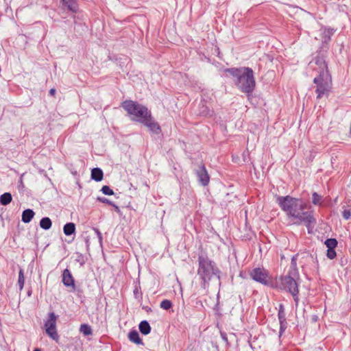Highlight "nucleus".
<instances>
[{"label":"nucleus","mask_w":351,"mask_h":351,"mask_svg":"<svg viewBox=\"0 0 351 351\" xmlns=\"http://www.w3.org/2000/svg\"><path fill=\"white\" fill-rule=\"evenodd\" d=\"M219 272L216 264L206 255H199L197 275L203 281L204 288H206L213 278L219 279Z\"/></svg>","instance_id":"nucleus-4"},{"label":"nucleus","mask_w":351,"mask_h":351,"mask_svg":"<svg viewBox=\"0 0 351 351\" xmlns=\"http://www.w3.org/2000/svg\"><path fill=\"white\" fill-rule=\"evenodd\" d=\"M51 221L49 217H43L40 221V226L44 230H49L51 227Z\"/></svg>","instance_id":"nucleus-21"},{"label":"nucleus","mask_w":351,"mask_h":351,"mask_svg":"<svg viewBox=\"0 0 351 351\" xmlns=\"http://www.w3.org/2000/svg\"><path fill=\"white\" fill-rule=\"evenodd\" d=\"M199 114L202 116H211L213 111L205 104H202L199 107Z\"/></svg>","instance_id":"nucleus-20"},{"label":"nucleus","mask_w":351,"mask_h":351,"mask_svg":"<svg viewBox=\"0 0 351 351\" xmlns=\"http://www.w3.org/2000/svg\"><path fill=\"white\" fill-rule=\"evenodd\" d=\"M104 173L100 168H93L91 171V178L96 182L101 181Z\"/></svg>","instance_id":"nucleus-13"},{"label":"nucleus","mask_w":351,"mask_h":351,"mask_svg":"<svg viewBox=\"0 0 351 351\" xmlns=\"http://www.w3.org/2000/svg\"><path fill=\"white\" fill-rule=\"evenodd\" d=\"M335 249L328 248L326 256L330 259H333L336 256Z\"/></svg>","instance_id":"nucleus-30"},{"label":"nucleus","mask_w":351,"mask_h":351,"mask_svg":"<svg viewBox=\"0 0 351 351\" xmlns=\"http://www.w3.org/2000/svg\"><path fill=\"white\" fill-rule=\"evenodd\" d=\"M62 282L66 287H72L73 289L75 288L73 278L68 269L63 271Z\"/></svg>","instance_id":"nucleus-11"},{"label":"nucleus","mask_w":351,"mask_h":351,"mask_svg":"<svg viewBox=\"0 0 351 351\" xmlns=\"http://www.w3.org/2000/svg\"><path fill=\"white\" fill-rule=\"evenodd\" d=\"M276 201L292 224H304L310 232V229L315 223V219L312 211L305 210L307 204L304 201L289 195L278 196Z\"/></svg>","instance_id":"nucleus-1"},{"label":"nucleus","mask_w":351,"mask_h":351,"mask_svg":"<svg viewBox=\"0 0 351 351\" xmlns=\"http://www.w3.org/2000/svg\"><path fill=\"white\" fill-rule=\"evenodd\" d=\"M324 243L328 248L335 249L337 245V241L335 239H328Z\"/></svg>","instance_id":"nucleus-25"},{"label":"nucleus","mask_w":351,"mask_h":351,"mask_svg":"<svg viewBox=\"0 0 351 351\" xmlns=\"http://www.w3.org/2000/svg\"><path fill=\"white\" fill-rule=\"evenodd\" d=\"M34 351H40V350L38 348H36Z\"/></svg>","instance_id":"nucleus-35"},{"label":"nucleus","mask_w":351,"mask_h":351,"mask_svg":"<svg viewBox=\"0 0 351 351\" xmlns=\"http://www.w3.org/2000/svg\"><path fill=\"white\" fill-rule=\"evenodd\" d=\"M97 199L100 202L105 203V204L112 205V206H114V204H113L112 202H111L110 200H109L108 199H107L106 197H98Z\"/></svg>","instance_id":"nucleus-32"},{"label":"nucleus","mask_w":351,"mask_h":351,"mask_svg":"<svg viewBox=\"0 0 351 351\" xmlns=\"http://www.w3.org/2000/svg\"><path fill=\"white\" fill-rule=\"evenodd\" d=\"M80 331L84 335H90L92 334V329L90 326L86 324L80 326Z\"/></svg>","instance_id":"nucleus-23"},{"label":"nucleus","mask_w":351,"mask_h":351,"mask_svg":"<svg viewBox=\"0 0 351 351\" xmlns=\"http://www.w3.org/2000/svg\"><path fill=\"white\" fill-rule=\"evenodd\" d=\"M35 213L32 209H26L23 212L22 221L27 223L31 221Z\"/></svg>","instance_id":"nucleus-15"},{"label":"nucleus","mask_w":351,"mask_h":351,"mask_svg":"<svg viewBox=\"0 0 351 351\" xmlns=\"http://www.w3.org/2000/svg\"><path fill=\"white\" fill-rule=\"evenodd\" d=\"M58 317L53 312L48 314V318L45 322L46 333L53 340L58 341L59 335L56 330V321Z\"/></svg>","instance_id":"nucleus-8"},{"label":"nucleus","mask_w":351,"mask_h":351,"mask_svg":"<svg viewBox=\"0 0 351 351\" xmlns=\"http://www.w3.org/2000/svg\"><path fill=\"white\" fill-rule=\"evenodd\" d=\"M75 231V223L70 222L67 223L64 226L63 232L65 235L69 236L73 234Z\"/></svg>","instance_id":"nucleus-16"},{"label":"nucleus","mask_w":351,"mask_h":351,"mask_svg":"<svg viewBox=\"0 0 351 351\" xmlns=\"http://www.w3.org/2000/svg\"><path fill=\"white\" fill-rule=\"evenodd\" d=\"M138 328L141 332L145 335H148L151 331V327L149 326V324L145 320L142 321L139 324Z\"/></svg>","instance_id":"nucleus-17"},{"label":"nucleus","mask_w":351,"mask_h":351,"mask_svg":"<svg viewBox=\"0 0 351 351\" xmlns=\"http://www.w3.org/2000/svg\"><path fill=\"white\" fill-rule=\"evenodd\" d=\"M56 89L55 88H51L50 90H49V94L51 95V96H54L55 94H56Z\"/></svg>","instance_id":"nucleus-34"},{"label":"nucleus","mask_w":351,"mask_h":351,"mask_svg":"<svg viewBox=\"0 0 351 351\" xmlns=\"http://www.w3.org/2000/svg\"><path fill=\"white\" fill-rule=\"evenodd\" d=\"M297 256H298V255H295L292 257L291 265L288 270L289 272H292L293 271H295V272H298V270L297 268Z\"/></svg>","instance_id":"nucleus-24"},{"label":"nucleus","mask_w":351,"mask_h":351,"mask_svg":"<svg viewBox=\"0 0 351 351\" xmlns=\"http://www.w3.org/2000/svg\"><path fill=\"white\" fill-rule=\"evenodd\" d=\"M160 306L164 310H169L172 306V302L169 300H164L160 302Z\"/></svg>","instance_id":"nucleus-26"},{"label":"nucleus","mask_w":351,"mask_h":351,"mask_svg":"<svg viewBox=\"0 0 351 351\" xmlns=\"http://www.w3.org/2000/svg\"><path fill=\"white\" fill-rule=\"evenodd\" d=\"M129 339L136 344H143V341L140 338L138 332L135 330H131L128 334Z\"/></svg>","instance_id":"nucleus-14"},{"label":"nucleus","mask_w":351,"mask_h":351,"mask_svg":"<svg viewBox=\"0 0 351 351\" xmlns=\"http://www.w3.org/2000/svg\"><path fill=\"white\" fill-rule=\"evenodd\" d=\"M315 66L313 71L318 73V75L313 80L315 84V93L317 98L321 99L324 96H328L332 89V77L330 75L327 64L325 60L321 57L315 59Z\"/></svg>","instance_id":"nucleus-2"},{"label":"nucleus","mask_w":351,"mask_h":351,"mask_svg":"<svg viewBox=\"0 0 351 351\" xmlns=\"http://www.w3.org/2000/svg\"><path fill=\"white\" fill-rule=\"evenodd\" d=\"M12 200V197L10 193H5L0 196V203L3 206L9 204Z\"/></svg>","instance_id":"nucleus-18"},{"label":"nucleus","mask_w":351,"mask_h":351,"mask_svg":"<svg viewBox=\"0 0 351 351\" xmlns=\"http://www.w3.org/2000/svg\"><path fill=\"white\" fill-rule=\"evenodd\" d=\"M278 319H279V322H280V331H282L285 330V328L286 327L285 325L287 324V322H286L285 313H284L283 310H282L281 308L279 310V312H278Z\"/></svg>","instance_id":"nucleus-19"},{"label":"nucleus","mask_w":351,"mask_h":351,"mask_svg":"<svg viewBox=\"0 0 351 351\" xmlns=\"http://www.w3.org/2000/svg\"><path fill=\"white\" fill-rule=\"evenodd\" d=\"M343 217L348 220L351 217V207L349 208H343V210L342 212Z\"/></svg>","instance_id":"nucleus-29"},{"label":"nucleus","mask_w":351,"mask_h":351,"mask_svg":"<svg viewBox=\"0 0 351 351\" xmlns=\"http://www.w3.org/2000/svg\"><path fill=\"white\" fill-rule=\"evenodd\" d=\"M141 122L145 126L156 134H159L161 132V128L158 123L156 122L153 118L152 113H150L145 119Z\"/></svg>","instance_id":"nucleus-9"},{"label":"nucleus","mask_w":351,"mask_h":351,"mask_svg":"<svg viewBox=\"0 0 351 351\" xmlns=\"http://www.w3.org/2000/svg\"><path fill=\"white\" fill-rule=\"evenodd\" d=\"M196 175L198 178L199 183L202 186H205L208 184L210 177L204 164H201L199 165V169L196 171Z\"/></svg>","instance_id":"nucleus-10"},{"label":"nucleus","mask_w":351,"mask_h":351,"mask_svg":"<svg viewBox=\"0 0 351 351\" xmlns=\"http://www.w3.org/2000/svg\"><path fill=\"white\" fill-rule=\"evenodd\" d=\"M101 191L102 193L107 195H114V191L108 186H103Z\"/></svg>","instance_id":"nucleus-27"},{"label":"nucleus","mask_w":351,"mask_h":351,"mask_svg":"<svg viewBox=\"0 0 351 351\" xmlns=\"http://www.w3.org/2000/svg\"><path fill=\"white\" fill-rule=\"evenodd\" d=\"M234 78L236 86L242 93L250 95L254 90L256 82L253 70L249 67L230 68L225 70Z\"/></svg>","instance_id":"nucleus-3"},{"label":"nucleus","mask_w":351,"mask_h":351,"mask_svg":"<svg viewBox=\"0 0 351 351\" xmlns=\"http://www.w3.org/2000/svg\"><path fill=\"white\" fill-rule=\"evenodd\" d=\"M63 5L67 7L68 10L73 13L78 10V5L76 0H61Z\"/></svg>","instance_id":"nucleus-12"},{"label":"nucleus","mask_w":351,"mask_h":351,"mask_svg":"<svg viewBox=\"0 0 351 351\" xmlns=\"http://www.w3.org/2000/svg\"><path fill=\"white\" fill-rule=\"evenodd\" d=\"M250 276L263 285L274 287V281L271 279L269 271L264 268L257 267L252 269Z\"/></svg>","instance_id":"nucleus-7"},{"label":"nucleus","mask_w":351,"mask_h":351,"mask_svg":"<svg viewBox=\"0 0 351 351\" xmlns=\"http://www.w3.org/2000/svg\"><path fill=\"white\" fill-rule=\"evenodd\" d=\"M322 196L318 195L316 192H314L312 195V202L314 204H318L320 203Z\"/></svg>","instance_id":"nucleus-28"},{"label":"nucleus","mask_w":351,"mask_h":351,"mask_svg":"<svg viewBox=\"0 0 351 351\" xmlns=\"http://www.w3.org/2000/svg\"><path fill=\"white\" fill-rule=\"evenodd\" d=\"M25 284V276L24 272L22 269H21L19 271V279H18V285L19 287V290L21 291L23 289Z\"/></svg>","instance_id":"nucleus-22"},{"label":"nucleus","mask_w":351,"mask_h":351,"mask_svg":"<svg viewBox=\"0 0 351 351\" xmlns=\"http://www.w3.org/2000/svg\"><path fill=\"white\" fill-rule=\"evenodd\" d=\"M93 230H94V232L97 234V236L98 237V239H99V243L101 244L102 243L103 237H102V234H101V232L97 228H93Z\"/></svg>","instance_id":"nucleus-31"},{"label":"nucleus","mask_w":351,"mask_h":351,"mask_svg":"<svg viewBox=\"0 0 351 351\" xmlns=\"http://www.w3.org/2000/svg\"><path fill=\"white\" fill-rule=\"evenodd\" d=\"M221 336L225 341H226V342L228 341V338H227L226 334L225 332H221Z\"/></svg>","instance_id":"nucleus-33"},{"label":"nucleus","mask_w":351,"mask_h":351,"mask_svg":"<svg viewBox=\"0 0 351 351\" xmlns=\"http://www.w3.org/2000/svg\"><path fill=\"white\" fill-rule=\"evenodd\" d=\"M300 280L299 272L293 271H287V274L276 279L274 287L289 291L294 298L296 304L298 302V280Z\"/></svg>","instance_id":"nucleus-5"},{"label":"nucleus","mask_w":351,"mask_h":351,"mask_svg":"<svg viewBox=\"0 0 351 351\" xmlns=\"http://www.w3.org/2000/svg\"><path fill=\"white\" fill-rule=\"evenodd\" d=\"M121 106L132 117L133 121L140 123L151 113L146 106L132 100L124 101Z\"/></svg>","instance_id":"nucleus-6"}]
</instances>
